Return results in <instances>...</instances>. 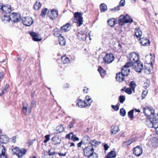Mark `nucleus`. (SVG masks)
<instances>
[{"label":"nucleus","mask_w":158,"mask_h":158,"mask_svg":"<svg viewBox=\"0 0 158 158\" xmlns=\"http://www.w3.org/2000/svg\"><path fill=\"white\" fill-rule=\"evenodd\" d=\"M94 152L93 147L91 145H88L83 149L84 155L88 158Z\"/></svg>","instance_id":"6"},{"label":"nucleus","mask_w":158,"mask_h":158,"mask_svg":"<svg viewBox=\"0 0 158 158\" xmlns=\"http://www.w3.org/2000/svg\"><path fill=\"white\" fill-rule=\"evenodd\" d=\"M59 44L62 46H64L65 45L66 41L64 37L61 36H60L59 39Z\"/></svg>","instance_id":"31"},{"label":"nucleus","mask_w":158,"mask_h":158,"mask_svg":"<svg viewBox=\"0 0 158 158\" xmlns=\"http://www.w3.org/2000/svg\"><path fill=\"white\" fill-rule=\"evenodd\" d=\"M52 143L54 145L60 144L61 142V138L59 136L54 137L52 138Z\"/></svg>","instance_id":"15"},{"label":"nucleus","mask_w":158,"mask_h":158,"mask_svg":"<svg viewBox=\"0 0 158 158\" xmlns=\"http://www.w3.org/2000/svg\"><path fill=\"white\" fill-rule=\"evenodd\" d=\"M145 123L148 127L156 128L155 123L150 118H147L145 120Z\"/></svg>","instance_id":"14"},{"label":"nucleus","mask_w":158,"mask_h":158,"mask_svg":"<svg viewBox=\"0 0 158 158\" xmlns=\"http://www.w3.org/2000/svg\"><path fill=\"white\" fill-rule=\"evenodd\" d=\"M142 148L138 146H137L134 149L133 153L137 156H140L142 154Z\"/></svg>","instance_id":"12"},{"label":"nucleus","mask_w":158,"mask_h":158,"mask_svg":"<svg viewBox=\"0 0 158 158\" xmlns=\"http://www.w3.org/2000/svg\"><path fill=\"white\" fill-rule=\"evenodd\" d=\"M120 115L123 116H124L126 114V111L123 108H122L120 109Z\"/></svg>","instance_id":"41"},{"label":"nucleus","mask_w":158,"mask_h":158,"mask_svg":"<svg viewBox=\"0 0 158 158\" xmlns=\"http://www.w3.org/2000/svg\"><path fill=\"white\" fill-rule=\"evenodd\" d=\"M104 149L105 150H107L108 149L109 147L106 144H105L104 145Z\"/></svg>","instance_id":"60"},{"label":"nucleus","mask_w":158,"mask_h":158,"mask_svg":"<svg viewBox=\"0 0 158 158\" xmlns=\"http://www.w3.org/2000/svg\"><path fill=\"white\" fill-rule=\"evenodd\" d=\"M61 30L62 31L65 32L69 30L70 29V24L69 23H67L61 27Z\"/></svg>","instance_id":"26"},{"label":"nucleus","mask_w":158,"mask_h":158,"mask_svg":"<svg viewBox=\"0 0 158 158\" xmlns=\"http://www.w3.org/2000/svg\"><path fill=\"white\" fill-rule=\"evenodd\" d=\"M41 4L40 2L38 1H36L33 6V8L35 10H38L41 7Z\"/></svg>","instance_id":"33"},{"label":"nucleus","mask_w":158,"mask_h":158,"mask_svg":"<svg viewBox=\"0 0 158 158\" xmlns=\"http://www.w3.org/2000/svg\"><path fill=\"white\" fill-rule=\"evenodd\" d=\"M28 107V105L27 104H26V106L24 104L23 105V108L22 109V112L23 114H26L27 112V109Z\"/></svg>","instance_id":"43"},{"label":"nucleus","mask_w":158,"mask_h":158,"mask_svg":"<svg viewBox=\"0 0 158 158\" xmlns=\"http://www.w3.org/2000/svg\"><path fill=\"white\" fill-rule=\"evenodd\" d=\"M69 85L67 83L64 86V88H68L69 87Z\"/></svg>","instance_id":"64"},{"label":"nucleus","mask_w":158,"mask_h":158,"mask_svg":"<svg viewBox=\"0 0 158 158\" xmlns=\"http://www.w3.org/2000/svg\"><path fill=\"white\" fill-rule=\"evenodd\" d=\"M2 21L5 23L9 22L11 19V18L10 17V15H5L1 17Z\"/></svg>","instance_id":"23"},{"label":"nucleus","mask_w":158,"mask_h":158,"mask_svg":"<svg viewBox=\"0 0 158 158\" xmlns=\"http://www.w3.org/2000/svg\"><path fill=\"white\" fill-rule=\"evenodd\" d=\"M59 29L58 28H55L53 31L54 35L56 37H59L62 36L59 33Z\"/></svg>","instance_id":"35"},{"label":"nucleus","mask_w":158,"mask_h":158,"mask_svg":"<svg viewBox=\"0 0 158 158\" xmlns=\"http://www.w3.org/2000/svg\"><path fill=\"white\" fill-rule=\"evenodd\" d=\"M22 21L23 24L27 26H30L33 22L32 18L28 16L23 18Z\"/></svg>","instance_id":"10"},{"label":"nucleus","mask_w":158,"mask_h":158,"mask_svg":"<svg viewBox=\"0 0 158 158\" xmlns=\"http://www.w3.org/2000/svg\"><path fill=\"white\" fill-rule=\"evenodd\" d=\"M48 15L50 19H53L57 16L58 15V12L57 10H53L50 12L48 11Z\"/></svg>","instance_id":"13"},{"label":"nucleus","mask_w":158,"mask_h":158,"mask_svg":"<svg viewBox=\"0 0 158 158\" xmlns=\"http://www.w3.org/2000/svg\"><path fill=\"white\" fill-rule=\"evenodd\" d=\"M61 62L63 64H65L69 63V59L65 56H63L61 57Z\"/></svg>","instance_id":"32"},{"label":"nucleus","mask_w":158,"mask_h":158,"mask_svg":"<svg viewBox=\"0 0 158 158\" xmlns=\"http://www.w3.org/2000/svg\"><path fill=\"white\" fill-rule=\"evenodd\" d=\"M134 111V110L132 109L129 111L128 113V117L130 118L131 120H132L133 118Z\"/></svg>","instance_id":"38"},{"label":"nucleus","mask_w":158,"mask_h":158,"mask_svg":"<svg viewBox=\"0 0 158 158\" xmlns=\"http://www.w3.org/2000/svg\"><path fill=\"white\" fill-rule=\"evenodd\" d=\"M114 56L112 54H107L103 58V62L106 64L110 63L114 60Z\"/></svg>","instance_id":"9"},{"label":"nucleus","mask_w":158,"mask_h":158,"mask_svg":"<svg viewBox=\"0 0 158 158\" xmlns=\"http://www.w3.org/2000/svg\"><path fill=\"white\" fill-rule=\"evenodd\" d=\"M147 93L148 91L146 90H144L143 91L142 95V99H143L145 98V97L146 96V95H147Z\"/></svg>","instance_id":"50"},{"label":"nucleus","mask_w":158,"mask_h":158,"mask_svg":"<svg viewBox=\"0 0 158 158\" xmlns=\"http://www.w3.org/2000/svg\"><path fill=\"white\" fill-rule=\"evenodd\" d=\"M119 101L121 103H123L125 100V97L124 95H121L119 98Z\"/></svg>","instance_id":"44"},{"label":"nucleus","mask_w":158,"mask_h":158,"mask_svg":"<svg viewBox=\"0 0 158 158\" xmlns=\"http://www.w3.org/2000/svg\"><path fill=\"white\" fill-rule=\"evenodd\" d=\"M135 34L137 38L138 39L142 36V33L139 28H136L135 29Z\"/></svg>","instance_id":"25"},{"label":"nucleus","mask_w":158,"mask_h":158,"mask_svg":"<svg viewBox=\"0 0 158 158\" xmlns=\"http://www.w3.org/2000/svg\"><path fill=\"white\" fill-rule=\"evenodd\" d=\"M152 121L155 124L158 123V113L154 117H153Z\"/></svg>","instance_id":"46"},{"label":"nucleus","mask_w":158,"mask_h":158,"mask_svg":"<svg viewBox=\"0 0 158 158\" xmlns=\"http://www.w3.org/2000/svg\"><path fill=\"white\" fill-rule=\"evenodd\" d=\"M133 20L128 15H126L125 16L121 15L119 17L118 21L119 24L120 25H123L125 23H131L133 22Z\"/></svg>","instance_id":"3"},{"label":"nucleus","mask_w":158,"mask_h":158,"mask_svg":"<svg viewBox=\"0 0 158 158\" xmlns=\"http://www.w3.org/2000/svg\"><path fill=\"white\" fill-rule=\"evenodd\" d=\"M10 17L11 18L10 20L15 23L19 22L20 20V15L15 13H13L11 14Z\"/></svg>","instance_id":"11"},{"label":"nucleus","mask_w":158,"mask_h":158,"mask_svg":"<svg viewBox=\"0 0 158 158\" xmlns=\"http://www.w3.org/2000/svg\"><path fill=\"white\" fill-rule=\"evenodd\" d=\"M30 34L32 36V40L34 41H40L41 40V39L38 38V35L37 33L34 32H31L30 33Z\"/></svg>","instance_id":"18"},{"label":"nucleus","mask_w":158,"mask_h":158,"mask_svg":"<svg viewBox=\"0 0 158 158\" xmlns=\"http://www.w3.org/2000/svg\"><path fill=\"white\" fill-rule=\"evenodd\" d=\"M107 155L111 158H114L116 157V154L115 151H111L110 152L108 153Z\"/></svg>","instance_id":"36"},{"label":"nucleus","mask_w":158,"mask_h":158,"mask_svg":"<svg viewBox=\"0 0 158 158\" xmlns=\"http://www.w3.org/2000/svg\"><path fill=\"white\" fill-rule=\"evenodd\" d=\"M71 139L74 141H77L79 140V138L76 137V135L73 134L71 136Z\"/></svg>","instance_id":"49"},{"label":"nucleus","mask_w":158,"mask_h":158,"mask_svg":"<svg viewBox=\"0 0 158 158\" xmlns=\"http://www.w3.org/2000/svg\"><path fill=\"white\" fill-rule=\"evenodd\" d=\"M125 92L128 94H131L132 93L131 89L129 88L126 89Z\"/></svg>","instance_id":"48"},{"label":"nucleus","mask_w":158,"mask_h":158,"mask_svg":"<svg viewBox=\"0 0 158 158\" xmlns=\"http://www.w3.org/2000/svg\"><path fill=\"white\" fill-rule=\"evenodd\" d=\"M140 43L142 46H148L150 44V42L146 38H143L139 39Z\"/></svg>","instance_id":"19"},{"label":"nucleus","mask_w":158,"mask_h":158,"mask_svg":"<svg viewBox=\"0 0 158 158\" xmlns=\"http://www.w3.org/2000/svg\"><path fill=\"white\" fill-rule=\"evenodd\" d=\"M98 71L100 73L101 77L103 78L105 75L106 72L101 67H99L98 69Z\"/></svg>","instance_id":"30"},{"label":"nucleus","mask_w":158,"mask_h":158,"mask_svg":"<svg viewBox=\"0 0 158 158\" xmlns=\"http://www.w3.org/2000/svg\"><path fill=\"white\" fill-rule=\"evenodd\" d=\"M101 12H104L107 10V6L104 3H102L100 6Z\"/></svg>","instance_id":"34"},{"label":"nucleus","mask_w":158,"mask_h":158,"mask_svg":"<svg viewBox=\"0 0 158 158\" xmlns=\"http://www.w3.org/2000/svg\"><path fill=\"white\" fill-rule=\"evenodd\" d=\"M76 106L82 108L87 106L86 103L84 101L80 99L77 100L76 101Z\"/></svg>","instance_id":"17"},{"label":"nucleus","mask_w":158,"mask_h":158,"mask_svg":"<svg viewBox=\"0 0 158 158\" xmlns=\"http://www.w3.org/2000/svg\"><path fill=\"white\" fill-rule=\"evenodd\" d=\"M82 14L79 12H76L74 13L75 19L74 22L77 24L78 26H80L83 24V17Z\"/></svg>","instance_id":"5"},{"label":"nucleus","mask_w":158,"mask_h":158,"mask_svg":"<svg viewBox=\"0 0 158 158\" xmlns=\"http://www.w3.org/2000/svg\"><path fill=\"white\" fill-rule=\"evenodd\" d=\"M75 123V122L74 121H73L72 122H70L69 124L68 125V128H72L73 126V125Z\"/></svg>","instance_id":"53"},{"label":"nucleus","mask_w":158,"mask_h":158,"mask_svg":"<svg viewBox=\"0 0 158 158\" xmlns=\"http://www.w3.org/2000/svg\"><path fill=\"white\" fill-rule=\"evenodd\" d=\"M130 87L135 92V87L136 86L135 84L133 81H131L130 84Z\"/></svg>","instance_id":"42"},{"label":"nucleus","mask_w":158,"mask_h":158,"mask_svg":"<svg viewBox=\"0 0 158 158\" xmlns=\"http://www.w3.org/2000/svg\"><path fill=\"white\" fill-rule=\"evenodd\" d=\"M77 37L79 39L81 40H85L86 36L85 34L82 31H80L77 35Z\"/></svg>","instance_id":"20"},{"label":"nucleus","mask_w":158,"mask_h":158,"mask_svg":"<svg viewBox=\"0 0 158 158\" xmlns=\"http://www.w3.org/2000/svg\"><path fill=\"white\" fill-rule=\"evenodd\" d=\"M111 107L115 111H117L119 109V107L117 105L114 106L112 105Z\"/></svg>","instance_id":"54"},{"label":"nucleus","mask_w":158,"mask_h":158,"mask_svg":"<svg viewBox=\"0 0 158 158\" xmlns=\"http://www.w3.org/2000/svg\"><path fill=\"white\" fill-rule=\"evenodd\" d=\"M1 10L3 13L6 14H9L11 11V6L9 5L2 6Z\"/></svg>","instance_id":"16"},{"label":"nucleus","mask_w":158,"mask_h":158,"mask_svg":"<svg viewBox=\"0 0 158 158\" xmlns=\"http://www.w3.org/2000/svg\"><path fill=\"white\" fill-rule=\"evenodd\" d=\"M111 135L115 134L119 131V127L115 125H113L111 127Z\"/></svg>","instance_id":"21"},{"label":"nucleus","mask_w":158,"mask_h":158,"mask_svg":"<svg viewBox=\"0 0 158 158\" xmlns=\"http://www.w3.org/2000/svg\"><path fill=\"white\" fill-rule=\"evenodd\" d=\"M120 6H117L114 7V9L115 10H119L120 9Z\"/></svg>","instance_id":"61"},{"label":"nucleus","mask_w":158,"mask_h":158,"mask_svg":"<svg viewBox=\"0 0 158 158\" xmlns=\"http://www.w3.org/2000/svg\"><path fill=\"white\" fill-rule=\"evenodd\" d=\"M45 138L47 140H49V136L48 135H46L45 136Z\"/></svg>","instance_id":"63"},{"label":"nucleus","mask_w":158,"mask_h":158,"mask_svg":"<svg viewBox=\"0 0 158 158\" xmlns=\"http://www.w3.org/2000/svg\"><path fill=\"white\" fill-rule=\"evenodd\" d=\"M14 154H16L18 157L21 158L27 152V150L24 148L19 149L16 147L12 149Z\"/></svg>","instance_id":"4"},{"label":"nucleus","mask_w":158,"mask_h":158,"mask_svg":"<svg viewBox=\"0 0 158 158\" xmlns=\"http://www.w3.org/2000/svg\"><path fill=\"white\" fill-rule=\"evenodd\" d=\"M98 144V143L97 141L95 140H94L91 141L90 143H89V145H91L93 147H96Z\"/></svg>","instance_id":"39"},{"label":"nucleus","mask_w":158,"mask_h":158,"mask_svg":"<svg viewBox=\"0 0 158 158\" xmlns=\"http://www.w3.org/2000/svg\"><path fill=\"white\" fill-rule=\"evenodd\" d=\"M1 148V152L0 155V158H8L7 155L5 153V147L3 146L2 145Z\"/></svg>","instance_id":"27"},{"label":"nucleus","mask_w":158,"mask_h":158,"mask_svg":"<svg viewBox=\"0 0 158 158\" xmlns=\"http://www.w3.org/2000/svg\"><path fill=\"white\" fill-rule=\"evenodd\" d=\"M88 158H98L97 154L94 152L91 156H89Z\"/></svg>","instance_id":"51"},{"label":"nucleus","mask_w":158,"mask_h":158,"mask_svg":"<svg viewBox=\"0 0 158 158\" xmlns=\"http://www.w3.org/2000/svg\"><path fill=\"white\" fill-rule=\"evenodd\" d=\"M4 76V73L3 72H1L0 73V81H1L2 80Z\"/></svg>","instance_id":"58"},{"label":"nucleus","mask_w":158,"mask_h":158,"mask_svg":"<svg viewBox=\"0 0 158 158\" xmlns=\"http://www.w3.org/2000/svg\"><path fill=\"white\" fill-rule=\"evenodd\" d=\"M143 113L147 117H149L150 116L152 115L154 116V110L153 108L151 107H146L143 109Z\"/></svg>","instance_id":"7"},{"label":"nucleus","mask_w":158,"mask_h":158,"mask_svg":"<svg viewBox=\"0 0 158 158\" xmlns=\"http://www.w3.org/2000/svg\"><path fill=\"white\" fill-rule=\"evenodd\" d=\"M116 20L114 18L109 19L107 21V23L111 27H113L116 24Z\"/></svg>","instance_id":"24"},{"label":"nucleus","mask_w":158,"mask_h":158,"mask_svg":"<svg viewBox=\"0 0 158 158\" xmlns=\"http://www.w3.org/2000/svg\"><path fill=\"white\" fill-rule=\"evenodd\" d=\"M125 4V0H121L119 2V5L120 6H124Z\"/></svg>","instance_id":"52"},{"label":"nucleus","mask_w":158,"mask_h":158,"mask_svg":"<svg viewBox=\"0 0 158 158\" xmlns=\"http://www.w3.org/2000/svg\"><path fill=\"white\" fill-rule=\"evenodd\" d=\"M58 154L60 156H65L66 155V153L65 152L64 153H58Z\"/></svg>","instance_id":"59"},{"label":"nucleus","mask_w":158,"mask_h":158,"mask_svg":"<svg viewBox=\"0 0 158 158\" xmlns=\"http://www.w3.org/2000/svg\"><path fill=\"white\" fill-rule=\"evenodd\" d=\"M82 141H81L77 144V146L78 148L81 147L82 144Z\"/></svg>","instance_id":"62"},{"label":"nucleus","mask_w":158,"mask_h":158,"mask_svg":"<svg viewBox=\"0 0 158 158\" xmlns=\"http://www.w3.org/2000/svg\"><path fill=\"white\" fill-rule=\"evenodd\" d=\"M56 133L54 132V133L58 134V133H60L61 132H62L64 131V129L63 126V125L62 124H61L58 126L56 128Z\"/></svg>","instance_id":"29"},{"label":"nucleus","mask_w":158,"mask_h":158,"mask_svg":"<svg viewBox=\"0 0 158 158\" xmlns=\"http://www.w3.org/2000/svg\"><path fill=\"white\" fill-rule=\"evenodd\" d=\"M84 101L85 102L87 106H89L91 105L92 100H91V98L89 96H86L85 97V100Z\"/></svg>","instance_id":"28"},{"label":"nucleus","mask_w":158,"mask_h":158,"mask_svg":"<svg viewBox=\"0 0 158 158\" xmlns=\"http://www.w3.org/2000/svg\"><path fill=\"white\" fill-rule=\"evenodd\" d=\"M9 86V85H6L4 88L2 90V93H0V96H1L3 94L6 93L7 90L8 89Z\"/></svg>","instance_id":"37"},{"label":"nucleus","mask_w":158,"mask_h":158,"mask_svg":"<svg viewBox=\"0 0 158 158\" xmlns=\"http://www.w3.org/2000/svg\"><path fill=\"white\" fill-rule=\"evenodd\" d=\"M48 10V9L46 8H45L44 9H43L41 11V16L42 17H44L45 16V15L46 14V12Z\"/></svg>","instance_id":"40"},{"label":"nucleus","mask_w":158,"mask_h":158,"mask_svg":"<svg viewBox=\"0 0 158 158\" xmlns=\"http://www.w3.org/2000/svg\"><path fill=\"white\" fill-rule=\"evenodd\" d=\"M48 154L50 156H53L55 154V152L54 151L52 152L51 150H49L48 151Z\"/></svg>","instance_id":"57"},{"label":"nucleus","mask_w":158,"mask_h":158,"mask_svg":"<svg viewBox=\"0 0 158 158\" xmlns=\"http://www.w3.org/2000/svg\"><path fill=\"white\" fill-rule=\"evenodd\" d=\"M150 85V82L149 80H147L144 83L143 87L144 88H147Z\"/></svg>","instance_id":"45"},{"label":"nucleus","mask_w":158,"mask_h":158,"mask_svg":"<svg viewBox=\"0 0 158 158\" xmlns=\"http://www.w3.org/2000/svg\"><path fill=\"white\" fill-rule=\"evenodd\" d=\"M132 66L134 69L139 73L141 72V70L143 69V64L139 60L138 61V62L135 63Z\"/></svg>","instance_id":"8"},{"label":"nucleus","mask_w":158,"mask_h":158,"mask_svg":"<svg viewBox=\"0 0 158 158\" xmlns=\"http://www.w3.org/2000/svg\"><path fill=\"white\" fill-rule=\"evenodd\" d=\"M73 134V132L70 133L69 134L66 135L65 137L67 139H69L70 138V137H71V136Z\"/></svg>","instance_id":"56"},{"label":"nucleus","mask_w":158,"mask_h":158,"mask_svg":"<svg viewBox=\"0 0 158 158\" xmlns=\"http://www.w3.org/2000/svg\"><path fill=\"white\" fill-rule=\"evenodd\" d=\"M133 141L132 140V139H130V140H129L126 142H124L123 143V146L124 145H125V146H128V145H130L132 142H133Z\"/></svg>","instance_id":"47"},{"label":"nucleus","mask_w":158,"mask_h":158,"mask_svg":"<svg viewBox=\"0 0 158 158\" xmlns=\"http://www.w3.org/2000/svg\"><path fill=\"white\" fill-rule=\"evenodd\" d=\"M36 101L35 100H33L31 103L30 107L31 108H33L35 105Z\"/></svg>","instance_id":"55"},{"label":"nucleus","mask_w":158,"mask_h":158,"mask_svg":"<svg viewBox=\"0 0 158 158\" xmlns=\"http://www.w3.org/2000/svg\"><path fill=\"white\" fill-rule=\"evenodd\" d=\"M130 71V69L129 68L123 66L121 70V73H119L116 74V78L117 81L119 82H121L124 81V77L127 76L129 73Z\"/></svg>","instance_id":"2"},{"label":"nucleus","mask_w":158,"mask_h":158,"mask_svg":"<svg viewBox=\"0 0 158 158\" xmlns=\"http://www.w3.org/2000/svg\"><path fill=\"white\" fill-rule=\"evenodd\" d=\"M8 141L9 138L6 135H3L0 136V142L2 143H6Z\"/></svg>","instance_id":"22"},{"label":"nucleus","mask_w":158,"mask_h":158,"mask_svg":"<svg viewBox=\"0 0 158 158\" xmlns=\"http://www.w3.org/2000/svg\"><path fill=\"white\" fill-rule=\"evenodd\" d=\"M128 59L129 61L126 63L124 66L129 68V67L132 66L135 63L138 62L139 59V55L134 52L131 53L129 55Z\"/></svg>","instance_id":"1"}]
</instances>
